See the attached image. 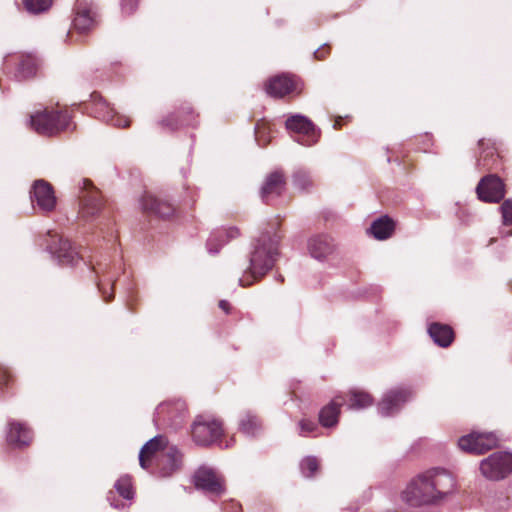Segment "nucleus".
<instances>
[{
	"label": "nucleus",
	"mask_w": 512,
	"mask_h": 512,
	"mask_svg": "<svg viewBox=\"0 0 512 512\" xmlns=\"http://www.w3.org/2000/svg\"><path fill=\"white\" fill-rule=\"evenodd\" d=\"M455 489L453 475L445 469L432 468L415 476L401 494L411 507L437 504Z\"/></svg>",
	"instance_id": "f257e3e1"
},
{
	"label": "nucleus",
	"mask_w": 512,
	"mask_h": 512,
	"mask_svg": "<svg viewBox=\"0 0 512 512\" xmlns=\"http://www.w3.org/2000/svg\"><path fill=\"white\" fill-rule=\"evenodd\" d=\"M281 237L282 235L277 232L273 236L268 233L261 235L252 253L248 273L240 279L241 286L252 285L272 269L279 255L278 244Z\"/></svg>",
	"instance_id": "f03ea898"
},
{
	"label": "nucleus",
	"mask_w": 512,
	"mask_h": 512,
	"mask_svg": "<svg viewBox=\"0 0 512 512\" xmlns=\"http://www.w3.org/2000/svg\"><path fill=\"white\" fill-rule=\"evenodd\" d=\"M71 115L67 109L45 108L30 117L31 128L40 135L53 136L69 129Z\"/></svg>",
	"instance_id": "7ed1b4c3"
},
{
	"label": "nucleus",
	"mask_w": 512,
	"mask_h": 512,
	"mask_svg": "<svg viewBox=\"0 0 512 512\" xmlns=\"http://www.w3.org/2000/svg\"><path fill=\"white\" fill-rule=\"evenodd\" d=\"M224 435L223 422L212 416L199 415L191 426V436L200 446H209Z\"/></svg>",
	"instance_id": "20e7f679"
},
{
	"label": "nucleus",
	"mask_w": 512,
	"mask_h": 512,
	"mask_svg": "<svg viewBox=\"0 0 512 512\" xmlns=\"http://www.w3.org/2000/svg\"><path fill=\"white\" fill-rule=\"evenodd\" d=\"M481 474L488 480L498 481L512 472V454L495 452L480 462Z\"/></svg>",
	"instance_id": "39448f33"
},
{
	"label": "nucleus",
	"mask_w": 512,
	"mask_h": 512,
	"mask_svg": "<svg viewBox=\"0 0 512 512\" xmlns=\"http://www.w3.org/2000/svg\"><path fill=\"white\" fill-rule=\"evenodd\" d=\"M90 98L89 109L95 118L119 128L130 126L131 120L118 114L99 92L94 91Z\"/></svg>",
	"instance_id": "423d86ee"
},
{
	"label": "nucleus",
	"mask_w": 512,
	"mask_h": 512,
	"mask_svg": "<svg viewBox=\"0 0 512 512\" xmlns=\"http://www.w3.org/2000/svg\"><path fill=\"white\" fill-rule=\"evenodd\" d=\"M499 440L492 432H471L459 438V448L474 455L484 454L498 447Z\"/></svg>",
	"instance_id": "0eeeda50"
},
{
	"label": "nucleus",
	"mask_w": 512,
	"mask_h": 512,
	"mask_svg": "<svg viewBox=\"0 0 512 512\" xmlns=\"http://www.w3.org/2000/svg\"><path fill=\"white\" fill-rule=\"evenodd\" d=\"M4 65L17 80L22 81L37 74L39 61L33 54L15 53L6 57Z\"/></svg>",
	"instance_id": "6e6552de"
},
{
	"label": "nucleus",
	"mask_w": 512,
	"mask_h": 512,
	"mask_svg": "<svg viewBox=\"0 0 512 512\" xmlns=\"http://www.w3.org/2000/svg\"><path fill=\"white\" fill-rule=\"evenodd\" d=\"M476 194L484 203H499L506 195V184L497 174H488L478 182Z\"/></svg>",
	"instance_id": "1a4fd4ad"
},
{
	"label": "nucleus",
	"mask_w": 512,
	"mask_h": 512,
	"mask_svg": "<svg viewBox=\"0 0 512 512\" xmlns=\"http://www.w3.org/2000/svg\"><path fill=\"white\" fill-rule=\"evenodd\" d=\"M82 184L83 194L80 196L79 215L84 220H90L100 213L103 207V199L100 191L91 180L83 179Z\"/></svg>",
	"instance_id": "9d476101"
},
{
	"label": "nucleus",
	"mask_w": 512,
	"mask_h": 512,
	"mask_svg": "<svg viewBox=\"0 0 512 512\" xmlns=\"http://www.w3.org/2000/svg\"><path fill=\"white\" fill-rule=\"evenodd\" d=\"M265 90L268 95L274 98H283L287 95L300 94L302 81L292 74H280L270 78L265 83Z\"/></svg>",
	"instance_id": "9b49d317"
},
{
	"label": "nucleus",
	"mask_w": 512,
	"mask_h": 512,
	"mask_svg": "<svg viewBox=\"0 0 512 512\" xmlns=\"http://www.w3.org/2000/svg\"><path fill=\"white\" fill-rule=\"evenodd\" d=\"M181 112L183 119H178L176 113L171 112L161 120L158 121L157 125L165 132H176L185 127H195L198 124V113L194 110L192 105L188 102L181 104Z\"/></svg>",
	"instance_id": "f8f14e48"
},
{
	"label": "nucleus",
	"mask_w": 512,
	"mask_h": 512,
	"mask_svg": "<svg viewBox=\"0 0 512 512\" xmlns=\"http://www.w3.org/2000/svg\"><path fill=\"white\" fill-rule=\"evenodd\" d=\"M49 248L61 265L76 266L79 261L84 259V255L77 246L57 234L52 236Z\"/></svg>",
	"instance_id": "ddd939ff"
},
{
	"label": "nucleus",
	"mask_w": 512,
	"mask_h": 512,
	"mask_svg": "<svg viewBox=\"0 0 512 512\" xmlns=\"http://www.w3.org/2000/svg\"><path fill=\"white\" fill-rule=\"evenodd\" d=\"M285 125L288 130L298 134L296 140L301 145L312 146L319 140L320 133L316 130L314 124L304 116H291L286 120Z\"/></svg>",
	"instance_id": "4468645a"
},
{
	"label": "nucleus",
	"mask_w": 512,
	"mask_h": 512,
	"mask_svg": "<svg viewBox=\"0 0 512 512\" xmlns=\"http://www.w3.org/2000/svg\"><path fill=\"white\" fill-rule=\"evenodd\" d=\"M142 212L149 217L169 219L176 207L168 199L146 192L140 199Z\"/></svg>",
	"instance_id": "2eb2a0df"
},
{
	"label": "nucleus",
	"mask_w": 512,
	"mask_h": 512,
	"mask_svg": "<svg viewBox=\"0 0 512 512\" xmlns=\"http://www.w3.org/2000/svg\"><path fill=\"white\" fill-rule=\"evenodd\" d=\"M186 413L187 405L180 399L163 402L156 409L157 420L174 428L182 425Z\"/></svg>",
	"instance_id": "dca6fc26"
},
{
	"label": "nucleus",
	"mask_w": 512,
	"mask_h": 512,
	"mask_svg": "<svg viewBox=\"0 0 512 512\" xmlns=\"http://www.w3.org/2000/svg\"><path fill=\"white\" fill-rule=\"evenodd\" d=\"M194 483L198 489L219 496L225 491L224 478L215 470L200 467L194 474Z\"/></svg>",
	"instance_id": "f3484780"
},
{
	"label": "nucleus",
	"mask_w": 512,
	"mask_h": 512,
	"mask_svg": "<svg viewBox=\"0 0 512 512\" xmlns=\"http://www.w3.org/2000/svg\"><path fill=\"white\" fill-rule=\"evenodd\" d=\"M412 396L409 388L398 387L389 390L382 398L378 405V409L382 415L388 416L397 412L401 406L406 403Z\"/></svg>",
	"instance_id": "a211bd4d"
},
{
	"label": "nucleus",
	"mask_w": 512,
	"mask_h": 512,
	"mask_svg": "<svg viewBox=\"0 0 512 512\" xmlns=\"http://www.w3.org/2000/svg\"><path fill=\"white\" fill-rule=\"evenodd\" d=\"M168 441L166 437L159 435L148 441L141 449L139 454V463L143 469H149L152 462L155 463L162 454L168 449Z\"/></svg>",
	"instance_id": "6ab92c4d"
},
{
	"label": "nucleus",
	"mask_w": 512,
	"mask_h": 512,
	"mask_svg": "<svg viewBox=\"0 0 512 512\" xmlns=\"http://www.w3.org/2000/svg\"><path fill=\"white\" fill-rule=\"evenodd\" d=\"M31 200L43 212H50L56 207V197L52 185L44 180L34 182Z\"/></svg>",
	"instance_id": "aec40b11"
},
{
	"label": "nucleus",
	"mask_w": 512,
	"mask_h": 512,
	"mask_svg": "<svg viewBox=\"0 0 512 512\" xmlns=\"http://www.w3.org/2000/svg\"><path fill=\"white\" fill-rule=\"evenodd\" d=\"M479 147L482 149L477 159V168L480 171H498L502 169V159L494 144L484 139L479 140Z\"/></svg>",
	"instance_id": "412c9836"
},
{
	"label": "nucleus",
	"mask_w": 512,
	"mask_h": 512,
	"mask_svg": "<svg viewBox=\"0 0 512 512\" xmlns=\"http://www.w3.org/2000/svg\"><path fill=\"white\" fill-rule=\"evenodd\" d=\"M96 24V13L91 6L82 0H77L73 28L79 33H86L92 30Z\"/></svg>",
	"instance_id": "4be33fe9"
},
{
	"label": "nucleus",
	"mask_w": 512,
	"mask_h": 512,
	"mask_svg": "<svg viewBox=\"0 0 512 512\" xmlns=\"http://www.w3.org/2000/svg\"><path fill=\"white\" fill-rule=\"evenodd\" d=\"M286 187V177L283 171L276 170L265 178L261 188V197L268 203L270 196H280Z\"/></svg>",
	"instance_id": "5701e85b"
},
{
	"label": "nucleus",
	"mask_w": 512,
	"mask_h": 512,
	"mask_svg": "<svg viewBox=\"0 0 512 512\" xmlns=\"http://www.w3.org/2000/svg\"><path fill=\"white\" fill-rule=\"evenodd\" d=\"M346 401L345 397L338 395L319 411V423L325 428H331L338 424L341 407Z\"/></svg>",
	"instance_id": "b1692460"
},
{
	"label": "nucleus",
	"mask_w": 512,
	"mask_h": 512,
	"mask_svg": "<svg viewBox=\"0 0 512 512\" xmlns=\"http://www.w3.org/2000/svg\"><path fill=\"white\" fill-rule=\"evenodd\" d=\"M92 272L96 274L97 281L96 285L99 292L101 293L103 300L107 303L114 299V282L115 280L111 277H106L108 270L107 264L98 263L96 266L90 264Z\"/></svg>",
	"instance_id": "393cba45"
},
{
	"label": "nucleus",
	"mask_w": 512,
	"mask_h": 512,
	"mask_svg": "<svg viewBox=\"0 0 512 512\" xmlns=\"http://www.w3.org/2000/svg\"><path fill=\"white\" fill-rule=\"evenodd\" d=\"M180 462L181 454L176 448L170 447L156 462V473L161 477L170 476L179 468Z\"/></svg>",
	"instance_id": "a878e982"
},
{
	"label": "nucleus",
	"mask_w": 512,
	"mask_h": 512,
	"mask_svg": "<svg viewBox=\"0 0 512 512\" xmlns=\"http://www.w3.org/2000/svg\"><path fill=\"white\" fill-rule=\"evenodd\" d=\"M32 441V431L30 428L18 421L9 422V431L7 433V442L16 447L28 446Z\"/></svg>",
	"instance_id": "bb28decb"
},
{
	"label": "nucleus",
	"mask_w": 512,
	"mask_h": 512,
	"mask_svg": "<svg viewBox=\"0 0 512 512\" xmlns=\"http://www.w3.org/2000/svg\"><path fill=\"white\" fill-rule=\"evenodd\" d=\"M308 249L312 257L323 259L333 253L335 244L330 236L318 235L309 240Z\"/></svg>",
	"instance_id": "cd10ccee"
},
{
	"label": "nucleus",
	"mask_w": 512,
	"mask_h": 512,
	"mask_svg": "<svg viewBox=\"0 0 512 512\" xmlns=\"http://www.w3.org/2000/svg\"><path fill=\"white\" fill-rule=\"evenodd\" d=\"M428 333L435 344L443 348L449 347L455 339L454 330L448 324L431 323L428 327Z\"/></svg>",
	"instance_id": "c85d7f7f"
},
{
	"label": "nucleus",
	"mask_w": 512,
	"mask_h": 512,
	"mask_svg": "<svg viewBox=\"0 0 512 512\" xmlns=\"http://www.w3.org/2000/svg\"><path fill=\"white\" fill-rule=\"evenodd\" d=\"M394 229V221L388 216H382L372 223L370 227V232L374 236V238L378 240H384L391 237V235L394 232Z\"/></svg>",
	"instance_id": "c756f323"
},
{
	"label": "nucleus",
	"mask_w": 512,
	"mask_h": 512,
	"mask_svg": "<svg viewBox=\"0 0 512 512\" xmlns=\"http://www.w3.org/2000/svg\"><path fill=\"white\" fill-rule=\"evenodd\" d=\"M239 429L247 435L255 436L262 430V421L256 414L246 412L241 416Z\"/></svg>",
	"instance_id": "7c9ffc66"
},
{
	"label": "nucleus",
	"mask_w": 512,
	"mask_h": 512,
	"mask_svg": "<svg viewBox=\"0 0 512 512\" xmlns=\"http://www.w3.org/2000/svg\"><path fill=\"white\" fill-rule=\"evenodd\" d=\"M347 396L349 397L350 409H363L373 404V397L364 391L351 390Z\"/></svg>",
	"instance_id": "2f4dec72"
},
{
	"label": "nucleus",
	"mask_w": 512,
	"mask_h": 512,
	"mask_svg": "<svg viewBox=\"0 0 512 512\" xmlns=\"http://www.w3.org/2000/svg\"><path fill=\"white\" fill-rule=\"evenodd\" d=\"M255 138L257 143L265 147L272 139V128L270 123L266 119H260L255 125Z\"/></svg>",
	"instance_id": "473e14b6"
},
{
	"label": "nucleus",
	"mask_w": 512,
	"mask_h": 512,
	"mask_svg": "<svg viewBox=\"0 0 512 512\" xmlns=\"http://www.w3.org/2000/svg\"><path fill=\"white\" fill-rule=\"evenodd\" d=\"M117 492L125 499H132L134 495L132 479L129 476L120 477L115 483Z\"/></svg>",
	"instance_id": "72a5a7b5"
},
{
	"label": "nucleus",
	"mask_w": 512,
	"mask_h": 512,
	"mask_svg": "<svg viewBox=\"0 0 512 512\" xmlns=\"http://www.w3.org/2000/svg\"><path fill=\"white\" fill-rule=\"evenodd\" d=\"M300 467L303 475L307 478H311L319 469V461L316 457L309 456L301 461Z\"/></svg>",
	"instance_id": "f704fd0d"
},
{
	"label": "nucleus",
	"mask_w": 512,
	"mask_h": 512,
	"mask_svg": "<svg viewBox=\"0 0 512 512\" xmlns=\"http://www.w3.org/2000/svg\"><path fill=\"white\" fill-rule=\"evenodd\" d=\"M52 4V0H24L26 9L33 13H40L47 10Z\"/></svg>",
	"instance_id": "c9c22d12"
},
{
	"label": "nucleus",
	"mask_w": 512,
	"mask_h": 512,
	"mask_svg": "<svg viewBox=\"0 0 512 512\" xmlns=\"http://www.w3.org/2000/svg\"><path fill=\"white\" fill-rule=\"evenodd\" d=\"M294 184L302 190H308L313 185V182L307 172L297 171L294 174Z\"/></svg>",
	"instance_id": "e433bc0d"
},
{
	"label": "nucleus",
	"mask_w": 512,
	"mask_h": 512,
	"mask_svg": "<svg viewBox=\"0 0 512 512\" xmlns=\"http://www.w3.org/2000/svg\"><path fill=\"white\" fill-rule=\"evenodd\" d=\"M14 376L10 370L0 365V390L9 389L14 383Z\"/></svg>",
	"instance_id": "4c0bfd02"
},
{
	"label": "nucleus",
	"mask_w": 512,
	"mask_h": 512,
	"mask_svg": "<svg viewBox=\"0 0 512 512\" xmlns=\"http://www.w3.org/2000/svg\"><path fill=\"white\" fill-rule=\"evenodd\" d=\"M499 209L502 215L503 224L512 225V198L505 199Z\"/></svg>",
	"instance_id": "58836bf2"
},
{
	"label": "nucleus",
	"mask_w": 512,
	"mask_h": 512,
	"mask_svg": "<svg viewBox=\"0 0 512 512\" xmlns=\"http://www.w3.org/2000/svg\"><path fill=\"white\" fill-rule=\"evenodd\" d=\"M299 426V434L302 436H307V434L312 433L317 430V424L308 418H303L298 423Z\"/></svg>",
	"instance_id": "ea45409f"
},
{
	"label": "nucleus",
	"mask_w": 512,
	"mask_h": 512,
	"mask_svg": "<svg viewBox=\"0 0 512 512\" xmlns=\"http://www.w3.org/2000/svg\"><path fill=\"white\" fill-rule=\"evenodd\" d=\"M240 232L236 227H229L228 229L222 230L218 232V237L223 238L225 235L226 238L222 240V244L227 242L228 240L235 239L239 236Z\"/></svg>",
	"instance_id": "a19ab883"
},
{
	"label": "nucleus",
	"mask_w": 512,
	"mask_h": 512,
	"mask_svg": "<svg viewBox=\"0 0 512 512\" xmlns=\"http://www.w3.org/2000/svg\"><path fill=\"white\" fill-rule=\"evenodd\" d=\"M139 0H121L122 11L126 14H132L138 7Z\"/></svg>",
	"instance_id": "79ce46f5"
},
{
	"label": "nucleus",
	"mask_w": 512,
	"mask_h": 512,
	"mask_svg": "<svg viewBox=\"0 0 512 512\" xmlns=\"http://www.w3.org/2000/svg\"><path fill=\"white\" fill-rule=\"evenodd\" d=\"M330 52H331L330 46L325 44V45L319 47L314 52V57L316 60H325L330 55Z\"/></svg>",
	"instance_id": "37998d69"
},
{
	"label": "nucleus",
	"mask_w": 512,
	"mask_h": 512,
	"mask_svg": "<svg viewBox=\"0 0 512 512\" xmlns=\"http://www.w3.org/2000/svg\"><path fill=\"white\" fill-rule=\"evenodd\" d=\"M218 306L221 310H223L226 314H229L231 311V305L226 300H220Z\"/></svg>",
	"instance_id": "c03bdc74"
},
{
	"label": "nucleus",
	"mask_w": 512,
	"mask_h": 512,
	"mask_svg": "<svg viewBox=\"0 0 512 512\" xmlns=\"http://www.w3.org/2000/svg\"><path fill=\"white\" fill-rule=\"evenodd\" d=\"M342 121L343 119L341 117L337 118L335 121H334V128L335 129H341L342 127Z\"/></svg>",
	"instance_id": "a18cd8bd"
},
{
	"label": "nucleus",
	"mask_w": 512,
	"mask_h": 512,
	"mask_svg": "<svg viewBox=\"0 0 512 512\" xmlns=\"http://www.w3.org/2000/svg\"><path fill=\"white\" fill-rule=\"evenodd\" d=\"M173 112L176 113V116L178 119H183V114L181 112V105L178 108H176Z\"/></svg>",
	"instance_id": "49530a36"
},
{
	"label": "nucleus",
	"mask_w": 512,
	"mask_h": 512,
	"mask_svg": "<svg viewBox=\"0 0 512 512\" xmlns=\"http://www.w3.org/2000/svg\"><path fill=\"white\" fill-rule=\"evenodd\" d=\"M130 311L134 312V308L129 306Z\"/></svg>",
	"instance_id": "de8ad7c7"
},
{
	"label": "nucleus",
	"mask_w": 512,
	"mask_h": 512,
	"mask_svg": "<svg viewBox=\"0 0 512 512\" xmlns=\"http://www.w3.org/2000/svg\"><path fill=\"white\" fill-rule=\"evenodd\" d=\"M508 235H512V230L508 233Z\"/></svg>",
	"instance_id": "09e8293b"
},
{
	"label": "nucleus",
	"mask_w": 512,
	"mask_h": 512,
	"mask_svg": "<svg viewBox=\"0 0 512 512\" xmlns=\"http://www.w3.org/2000/svg\"><path fill=\"white\" fill-rule=\"evenodd\" d=\"M511 290H512V283H511Z\"/></svg>",
	"instance_id": "8fccbe9b"
}]
</instances>
